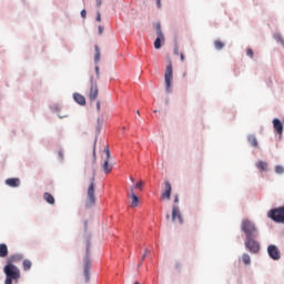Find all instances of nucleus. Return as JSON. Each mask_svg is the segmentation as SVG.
<instances>
[{
	"label": "nucleus",
	"mask_w": 284,
	"mask_h": 284,
	"mask_svg": "<svg viewBox=\"0 0 284 284\" xmlns=\"http://www.w3.org/2000/svg\"><path fill=\"white\" fill-rule=\"evenodd\" d=\"M158 8H161V0H156Z\"/></svg>",
	"instance_id": "37998d69"
},
{
	"label": "nucleus",
	"mask_w": 284,
	"mask_h": 284,
	"mask_svg": "<svg viewBox=\"0 0 284 284\" xmlns=\"http://www.w3.org/2000/svg\"><path fill=\"white\" fill-rule=\"evenodd\" d=\"M148 254H150V250H145L144 254L142 255V261H145Z\"/></svg>",
	"instance_id": "473e14b6"
},
{
	"label": "nucleus",
	"mask_w": 284,
	"mask_h": 284,
	"mask_svg": "<svg viewBox=\"0 0 284 284\" xmlns=\"http://www.w3.org/2000/svg\"><path fill=\"white\" fill-rule=\"evenodd\" d=\"M8 256V245L0 244V258H6Z\"/></svg>",
	"instance_id": "aec40b11"
},
{
	"label": "nucleus",
	"mask_w": 284,
	"mask_h": 284,
	"mask_svg": "<svg viewBox=\"0 0 284 284\" xmlns=\"http://www.w3.org/2000/svg\"><path fill=\"white\" fill-rule=\"evenodd\" d=\"M43 199H44V201H47V203H49V205H54V203H55L54 196L48 192H45L43 194Z\"/></svg>",
	"instance_id": "6ab92c4d"
},
{
	"label": "nucleus",
	"mask_w": 284,
	"mask_h": 284,
	"mask_svg": "<svg viewBox=\"0 0 284 284\" xmlns=\"http://www.w3.org/2000/svg\"><path fill=\"white\" fill-rule=\"evenodd\" d=\"M247 141L253 148H258V141L256 140V136L248 135Z\"/></svg>",
	"instance_id": "b1692460"
},
{
	"label": "nucleus",
	"mask_w": 284,
	"mask_h": 284,
	"mask_svg": "<svg viewBox=\"0 0 284 284\" xmlns=\"http://www.w3.org/2000/svg\"><path fill=\"white\" fill-rule=\"evenodd\" d=\"M256 168L260 170V172H267V162L265 161H257Z\"/></svg>",
	"instance_id": "a211bd4d"
},
{
	"label": "nucleus",
	"mask_w": 284,
	"mask_h": 284,
	"mask_svg": "<svg viewBox=\"0 0 284 284\" xmlns=\"http://www.w3.org/2000/svg\"><path fill=\"white\" fill-rule=\"evenodd\" d=\"M275 172H276V174H283L284 173V168L282 165H276L275 166Z\"/></svg>",
	"instance_id": "bb28decb"
},
{
	"label": "nucleus",
	"mask_w": 284,
	"mask_h": 284,
	"mask_svg": "<svg viewBox=\"0 0 284 284\" xmlns=\"http://www.w3.org/2000/svg\"><path fill=\"white\" fill-rule=\"evenodd\" d=\"M246 54L250 57V59H254V51L252 49H247Z\"/></svg>",
	"instance_id": "cd10ccee"
},
{
	"label": "nucleus",
	"mask_w": 284,
	"mask_h": 284,
	"mask_svg": "<svg viewBox=\"0 0 284 284\" xmlns=\"http://www.w3.org/2000/svg\"><path fill=\"white\" fill-rule=\"evenodd\" d=\"M3 272L6 274L4 284H12V282L19 283V280L21 278V270H19V267L12 264H7L3 267Z\"/></svg>",
	"instance_id": "f257e3e1"
},
{
	"label": "nucleus",
	"mask_w": 284,
	"mask_h": 284,
	"mask_svg": "<svg viewBox=\"0 0 284 284\" xmlns=\"http://www.w3.org/2000/svg\"><path fill=\"white\" fill-rule=\"evenodd\" d=\"M60 156H63L61 153H59Z\"/></svg>",
	"instance_id": "3c124183"
},
{
	"label": "nucleus",
	"mask_w": 284,
	"mask_h": 284,
	"mask_svg": "<svg viewBox=\"0 0 284 284\" xmlns=\"http://www.w3.org/2000/svg\"><path fill=\"white\" fill-rule=\"evenodd\" d=\"M97 1V6H98V8H101V6H102V0H95Z\"/></svg>",
	"instance_id": "e433bc0d"
},
{
	"label": "nucleus",
	"mask_w": 284,
	"mask_h": 284,
	"mask_svg": "<svg viewBox=\"0 0 284 284\" xmlns=\"http://www.w3.org/2000/svg\"><path fill=\"white\" fill-rule=\"evenodd\" d=\"M103 30H104V28L102 26H99V28H98L99 34H103Z\"/></svg>",
	"instance_id": "f704fd0d"
},
{
	"label": "nucleus",
	"mask_w": 284,
	"mask_h": 284,
	"mask_svg": "<svg viewBox=\"0 0 284 284\" xmlns=\"http://www.w3.org/2000/svg\"><path fill=\"white\" fill-rule=\"evenodd\" d=\"M95 74H97V79H100L101 72L99 71V65H95Z\"/></svg>",
	"instance_id": "2f4dec72"
},
{
	"label": "nucleus",
	"mask_w": 284,
	"mask_h": 284,
	"mask_svg": "<svg viewBox=\"0 0 284 284\" xmlns=\"http://www.w3.org/2000/svg\"><path fill=\"white\" fill-rule=\"evenodd\" d=\"M182 78H183V79H187V71H184V72L182 73Z\"/></svg>",
	"instance_id": "ea45409f"
},
{
	"label": "nucleus",
	"mask_w": 284,
	"mask_h": 284,
	"mask_svg": "<svg viewBox=\"0 0 284 284\" xmlns=\"http://www.w3.org/2000/svg\"><path fill=\"white\" fill-rule=\"evenodd\" d=\"M179 221V223H183V215H181V210L179 209V206L173 205L172 209V221Z\"/></svg>",
	"instance_id": "9b49d317"
},
{
	"label": "nucleus",
	"mask_w": 284,
	"mask_h": 284,
	"mask_svg": "<svg viewBox=\"0 0 284 284\" xmlns=\"http://www.w3.org/2000/svg\"><path fill=\"white\" fill-rule=\"evenodd\" d=\"M242 261H243L244 265H250L252 263V258L247 254L242 255Z\"/></svg>",
	"instance_id": "a878e982"
},
{
	"label": "nucleus",
	"mask_w": 284,
	"mask_h": 284,
	"mask_svg": "<svg viewBox=\"0 0 284 284\" xmlns=\"http://www.w3.org/2000/svg\"><path fill=\"white\" fill-rule=\"evenodd\" d=\"M90 83L89 99L90 101H97V97H99V85H97V81H94L93 77H91Z\"/></svg>",
	"instance_id": "1a4fd4ad"
},
{
	"label": "nucleus",
	"mask_w": 284,
	"mask_h": 284,
	"mask_svg": "<svg viewBox=\"0 0 284 284\" xmlns=\"http://www.w3.org/2000/svg\"><path fill=\"white\" fill-rule=\"evenodd\" d=\"M97 21L101 22V12H99V11L97 13Z\"/></svg>",
	"instance_id": "c9c22d12"
},
{
	"label": "nucleus",
	"mask_w": 284,
	"mask_h": 284,
	"mask_svg": "<svg viewBox=\"0 0 284 284\" xmlns=\"http://www.w3.org/2000/svg\"><path fill=\"white\" fill-rule=\"evenodd\" d=\"M180 59H181L182 62L185 61V54L180 53Z\"/></svg>",
	"instance_id": "4c0bfd02"
},
{
	"label": "nucleus",
	"mask_w": 284,
	"mask_h": 284,
	"mask_svg": "<svg viewBox=\"0 0 284 284\" xmlns=\"http://www.w3.org/2000/svg\"><path fill=\"white\" fill-rule=\"evenodd\" d=\"M130 181H131L132 183H134V178L131 176V178H130Z\"/></svg>",
	"instance_id": "c03bdc74"
},
{
	"label": "nucleus",
	"mask_w": 284,
	"mask_h": 284,
	"mask_svg": "<svg viewBox=\"0 0 284 284\" xmlns=\"http://www.w3.org/2000/svg\"><path fill=\"white\" fill-rule=\"evenodd\" d=\"M6 185H9V187H19V185H21V180H19V178L7 179Z\"/></svg>",
	"instance_id": "4468645a"
},
{
	"label": "nucleus",
	"mask_w": 284,
	"mask_h": 284,
	"mask_svg": "<svg viewBox=\"0 0 284 284\" xmlns=\"http://www.w3.org/2000/svg\"><path fill=\"white\" fill-rule=\"evenodd\" d=\"M93 161H97V142H94V146H93Z\"/></svg>",
	"instance_id": "7c9ffc66"
},
{
	"label": "nucleus",
	"mask_w": 284,
	"mask_h": 284,
	"mask_svg": "<svg viewBox=\"0 0 284 284\" xmlns=\"http://www.w3.org/2000/svg\"><path fill=\"white\" fill-rule=\"evenodd\" d=\"M273 126H274V130L277 132V134L280 135L283 134V122H281V120L274 119Z\"/></svg>",
	"instance_id": "2eb2a0df"
},
{
	"label": "nucleus",
	"mask_w": 284,
	"mask_h": 284,
	"mask_svg": "<svg viewBox=\"0 0 284 284\" xmlns=\"http://www.w3.org/2000/svg\"><path fill=\"white\" fill-rule=\"evenodd\" d=\"M214 47H215V50H223V48H225V43H223V41L221 40H215Z\"/></svg>",
	"instance_id": "393cba45"
},
{
	"label": "nucleus",
	"mask_w": 284,
	"mask_h": 284,
	"mask_svg": "<svg viewBox=\"0 0 284 284\" xmlns=\"http://www.w3.org/2000/svg\"><path fill=\"white\" fill-rule=\"evenodd\" d=\"M22 260H23L22 254H19V253L13 254L7 258V265H14V263H21Z\"/></svg>",
	"instance_id": "f8f14e48"
},
{
	"label": "nucleus",
	"mask_w": 284,
	"mask_h": 284,
	"mask_svg": "<svg viewBox=\"0 0 284 284\" xmlns=\"http://www.w3.org/2000/svg\"><path fill=\"white\" fill-rule=\"evenodd\" d=\"M174 54H176V55L179 57V54H180V53H179V47H175V48H174Z\"/></svg>",
	"instance_id": "58836bf2"
},
{
	"label": "nucleus",
	"mask_w": 284,
	"mask_h": 284,
	"mask_svg": "<svg viewBox=\"0 0 284 284\" xmlns=\"http://www.w3.org/2000/svg\"><path fill=\"white\" fill-rule=\"evenodd\" d=\"M73 99L75 103H79V105H85V97L81 93H73Z\"/></svg>",
	"instance_id": "dca6fc26"
},
{
	"label": "nucleus",
	"mask_w": 284,
	"mask_h": 284,
	"mask_svg": "<svg viewBox=\"0 0 284 284\" xmlns=\"http://www.w3.org/2000/svg\"><path fill=\"white\" fill-rule=\"evenodd\" d=\"M135 190H143V181H140L139 183L135 184Z\"/></svg>",
	"instance_id": "c756f323"
},
{
	"label": "nucleus",
	"mask_w": 284,
	"mask_h": 284,
	"mask_svg": "<svg viewBox=\"0 0 284 284\" xmlns=\"http://www.w3.org/2000/svg\"><path fill=\"white\" fill-rule=\"evenodd\" d=\"M94 181L95 176L92 173L90 178V185L87 191V207H92L97 203V195H94Z\"/></svg>",
	"instance_id": "20e7f679"
},
{
	"label": "nucleus",
	"mask_w": 284,
	"mask_h": 284,
	"mask_svg": "<svg viewBox=\"0 0 284 284\" xmlns=\"http://www.w3.org/2000/svg\"><path fill=\"white\" fill-rule=\"evenodd\" d=\"M136 114L140 116V115H141V112H140V111H136Z\"/></svg>",
	"instance_id": "a18cd8bd"
},
{
	"label": "nucleus",
	"mask_w": 284,
	"mask_h": 284,
	"mask_svg": "<svg viewBox=\"0 0 284 284\" xmlns=\"http://www.w3.org/2000/svg\"><path fill=\"white\" fill-rule=\"evenodd\" d=\"M134 284H140L139 282H134Z\"/></svg>",
	"instance_id": "8fccbe9b"
},
{
	"label": "nucleus",
	"mask_w": 284,
	"mask_h": 284,
	"mask_svg": "<svg viewBox=\"0 0 284 284\" xmlns=\"http://www.w3.org/2000/svg\"><path fill=\"white\" fill-rule=\"evenodd\" d=\"M97 108H98V111L101 110V102L100 101L97 102Z\"/></svg>",
	"instance_id": "a19ab883"
},
{
	"label": "nucleus",
	"mask_w": 284,
	"mask_h": 284,
	"mask_svg": "<svg viewBox=\"0 0 284 284\" xmlns=\"http://www.w3.org/2000/svg\"><path fill=\"white\" fill-rule=\"evenodd\" d=\"M104 153L106 154L105 160L110 161V146L104 148Z\"/></svg>",
	"instance_id": "c85d7f7f"
},
{
	"label": "nucleus",
	"mask_w": 284,
	"mask_h": 284,
	"mask_svg": "<svg viewBox=\"0 0 284 284\" xmlns=\"http://www.w3.org/2000/svg\"><path fill=\"white\" fill-rule=\"evenodd\" d=\"M92 266V262L90 261V242L87 244V255L84 257V276L87 281H90V267Z\"/></svg>",
	"instance_id": "6e6552de"
},
{
	"label": "nucleus",
	"mask_w": 284,
	"mask_h": 284,
	"mask_svg": "<svg viewBox=\"0 0 284 284\" xmlns=\"http://www.w3.org/2000/svg\"><path fill=\"white\" fill-rule=\"evenodd\" d=\"M174 79V67L172 65V62L170 61L166 64V69L164 72V83H165V90L168 93L172 92V80Z\"/></svg>",
	"instance_id": "7ed1b4c3"
},
{
	"label": "nucleus",
	"mask_w": 284,
	"mask_h": 284,
	"mask_svg": "<svg viewBox=\"0 0 284 284\" xmlns=\"http://www.w3.org/2000/svg\"><path fill=\"white\" fill-rule=\"evenodd\" d=\"M132 202H131V207H139V196L134 194V189H131V194H130Z\"/></svg>",
	"instance_id": "f3484780"
},
{
	"label": "nucleus",
	"mask_w": 284,
	"mask_h": 284,
	"mask_svg": "<svg viewBox=\"0 0 284 284\" xmlns=\"http://www.w3.org/2000/svg\"><path fill=\"white\" fill-rule=\"evenodd\" d=\"M22 267L24 272H28L32 268V261L30 260H23Z\"/></svg>",
	"instance_id": "4be33fe9"
},
{
	"label": "nucleus",
	"mask_w": 284,
	"mask_h": 284,
	"mask_svg": "<svg viewBox=\"0 0 284 284\" xmlns=\"http://www.w3.org/2000/svg\"><path fill=\"white\" fill-rule=\"evenodd\" d=\"M87 14H88V12L85 11V9H83V10L81 11V17H82V19H85Z\"/></svg>",
	"instance_id": "72a5a7b5"
},
{
	"label": "nucleus",
	"mask_w": 284,
	"mask_h": 284,
	"mask_svg": "<svg viewBox=\"0 0 284 284\" xmlns=\"http://www.w3.org/2000/svg\"><path fill=\"white\" fill-rule=\"evenodd\" d=\"M254 239L256 237L246 239L245 247L248 250V252H251V254H258L261 251V244H258V242Z\"/></svg>",
	"instance_id": "423d86ee"
},
{
	"label": "nucleus",
	"mask_w": 284,
	"mask_h": 284,
	"mask_svg": "<svg viewBox=\"0 0 284 284\" xmlns=\"http://www.w3.org/2000/svg\"><path fill=\"white\" fill-rule=\"evenodd\" d=\"M241 231L245 234L246 239H256V236H258L256 224L248 219L242 221Z\"/></svg>",
	"instance_id": "f03ea898"
},
{
	"label": "nucleus",
	"mask_w": 284,
	"mask_h": 284,
	"mask_svg": "<svg viewBox=\"0 0 284 284\" xmlns=\"http://www.w3.org/2000/svg\"><path fill=\"white\" fill-rule=\"evenodd\" d=\"M267 217L275 223H284V206L270 210L267 212Z\"/></svg>",
	"instance_id": "39448f33"
},
{
	"label": "nucleus",
	"mask_w": 284,
	"mask_h": 284,
	"mask_svg": "<svg viewBox=\"0 0 284 284\" xmlns=\"http://www.w3.org/2000/svg\"><path fill=\"white\" fill-rule=\"evenodd\" d=\"M166 219L170 220V214L166 215Z\"/></svg>",
	"instance_id": "de8ad7c7"
},
{
	"label": "nucleus",
	"mask_w": 284,
	"mask_h": 284,
	"mask_svg": "<svg viewBox=\"0 0 284 284\" xmlns=\"http://www.w3.org/2000/svg\"><path fill=\"white\" fill-rule=\"evenodd\" d=\"M155 32L158 38L154 41V48L155 50H161V43H165V36H163L161 30V23H155Z\"/></svg>",
	"instance_id": "0eeeda50"
},
{
	"label": "nucleus",
	"mask_w": 284,
	"mask_h": 284,
	"mask_svg": "<svg viewBox=\"0 0 284 284\" xmlns=\"http://www.w3.org/2000/svg\"><path fill=\"white\" fill-rule=\"evenodd\" d=\"M176 267L179 268V267H180V265H179V264H176Z\"/></svg>",
	"instance_id": "09e8293b"
},
{
	"label": "nucleus",
	"mask_w": 284,
	"mask_h": 284,
	"mask_svg": "<svg viewBox=\"0 0 284 284\" xmlns=\"http://www.w3.org/2000/svg\"><path fill=\"white\" fill-rule=\"evenodd\" d=\"M267 253L273 261H278L281 258V251L278 250L277 245H268Z\"/></svg>",
	"instance_id": "9d476101"
},
{
	"label": "nucleus",
	"mask_w": 284,
	"mask_h": 284,
	"mask_svg": "<svg viewBox=\"0 0 284 284\" xmlns=\"http://www.w3.org/2000/svg\"><path fill=\"white\" fill-rule=\"evenodd\" d=\"M95 55H94V63H99L101 61V49H99V45H94Z\"/></svg>",
	"instance_id": "5701e85b"
},
{
	"label": "nucleus",
	"mask_w": 284,
	"mask_h": 284,
	"mask_svg": "<svg viewBox=\"0 0 284 284\" xmlns=\"http://www.w3.org/2000/svg\"><path fill=\"white\" fill-rule=\"evenodd\" d=\"M141 265H143V262H140V263H139V267H141Z\"/></svg>",
	"instance_id": "49530a36"
},
{
	"label": "nucleus",
	"mask_w": 284,
	"mask_h": 284,
	"mask_svg": "<svg viewBox=\"0 0 284 284\" xmlns=\"http://www.w3.org/2000/svg\"><path fill=\"white\" fill-rule=\"evenodd\" d=\"M172 196V184L169 181H165V192L162 193V199L170 201Z\"/></svg>",
	"instance_id": "ddd939ff"
},
{
	"label": "nucleus",
	"mask_w": 284,
	"mask_h": 284,
	"mask_svg": "<svg viewBox=\"0 0 284 284\" xmlns=\"http://www.w3.org/2000/svg\"><path fill=\"white\" fill-rule=\"evenodd\" d=\"M102 168L105 174H110L112 172V166H110V160H105Z\"/></svg>",
	"instance_id": "412c9836"
},
{
	"label": "nucleus",
	"mask_w": 284,
	"mask_h": 284,
	"mask_svg": "<svg viewBox=\"0 0 284 284\" xmlns=\"http://www.w3.org/2000/svg\"><path fill=\"white\" fill-rule=\"evenodd\" d=\"M174 203H179V195L174 196Z\"/></svg>",
	"instance_id": "79ce46f5"
}]
</instances>
